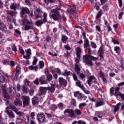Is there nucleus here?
<instances>
[{
	"label": "nucleus",
	"instance_id": "57",
	"mask_svg": "<svg viewBox=\"0 0 124 124\" xmlns=\"http://www.w3.org/2000/svg\"><path fill=\"white\" fill-rule=\"evenodd\" d=\"M36 63H37V58L34 57L32 62V64H33V65H35Z\"/></svg>",
	"mask_w": 124,
	"mask_h": 124
},
{
	"label": "nucleus",
	"instance_id": "12",
	"mask_svg": "<svg viewBox=\"0 0 124 124\" xmlns=\"http://www.w3.org/2000/svg\"><path fill=\"white\" fill-rule=\"evenodd\" d=\"M45 115L44 114H40L37 116V120L39 123H44L45 122Z\"/></svg>",
	"mask_w": 124,
	"mask_h": 124
},
{
	"label": "nucleus",
	"instance_id": "17",
	"mask_svg": "<svg viewBox=\"0 0 124 124\" xmlns=\"http://www.w3.org/2000/svg\"><path fill=\"white\" fill-rule=\"evenodd\" d=\"M35 14V20H37V19H39V18H41L42 17V16L41 15V11L40 10H37L34 12Z\"/></svg>",
	"mask_w": 124,
	"mask_h": 124
},
{
	"label": "nucleus",
	"instance_id": "49",
	"mask_svg": "<svg viewBox=\"0 0 124 124\" xmlns=\"http://www.w3.org/2000/svg\"><path fill=\"white\" fill-rule=\"evenodd\" d=\"M16 123V124H22V119L21 118H17Z\"/></svg>",
	"mask_w": 124,
	"mask_h": 124
},
{
	"label": "nucleus",
	"instance_id": "4",
	"mask_svg": "<svg viewBox=\"0 0 124 124\" xmlns=\"http://www.w3.org/2000/svg\"><path fill=\"white\" fill-rule=\"evenodd\" d=\"M51 12L52 15L50 17L53 18L55 21H58V20L62 18V16L60 15V12H59L57 9L52 10Z\"/></svg>",
	"mask_w": 124,
	"mask_h": 124
},
{
	"label": "nucleus",
	"instance_id": "64",
	"mask_svg": "<svg viewBox=\"0 0 124 124\" xmlns=\"http://www.w3.org/2000/svg\"><path fill=\"white\" fill-rule=\"evenodd\" d=\"M78 124H86V122L85 121H82V120H79L78 122Z\"/></svg>",
	"mask_w": 124,
	"mask_h": 124
},
{
	"label": "nucleus",
	"instance_id": "37",
	"mask_svg": "<svg viewBox=\"0 0 124 124\" xmlns=\"http://www.w3.org/2000/svg\"><path fill=\"white\" fill-rule=\"evenodd\" d=\"M98 53L99 54H104V49H103V46H101L100 47Z\"/></svg>",
	"mask_w": 124,
	"mask_h": 124
},
{
	"label": "nucleus",
	"instance_id": "51",
	"mask_svg": "<svg viewBox=\"0 0 124 124\" xmlns=\"http://www.w3.org/2000/svg\"><path fill=\"white\" fill-rule=\"evenodd\" d=\"M19 50L20 53H21L22 55H25V51H24V49H23V47H22V46H20L19 47Z\"/></svg>",
	"mask_w": 124,
	"mask_h": 124
},
{
	"label": "nucleus",
	"instance_id": "2",
	"mask_svg": "<svg viewBox=\"0 0 124 124\" xmlns=\"http://www.w3.org/2000/svg\"><path fill=\"white\" fill-rule=\"evenodd\" d=\"M120 87H116L115 88L114 87H111L110 89V93L112 94L113 95H115L116 97L118 96H120L121 98V99L124 100V95L121 94V92H120Z\"/></svg>",
	"mask_w": 124,
	"mask_h": 124
},
{
	"label": "nucleus",
	"instance_id": "18",
	"mask_svg": "<svg viewBox=\"0 0 124 124\" xmlns=\"http://www.w3.org/2000/svg\"><path fill=\"white\" fill-rule=\"evenodd\" d=\"M76 52L77 53V56L79 58H80V56H81V54H82V49L80 47H77L75 48Z\"/></svg>",
	"mask_w": 124,
	"mask_h": 124
},
{
	"label": "nucleus",
	"instance_id": "23",
	"mask_svg": "<svg viewBox=\"0 0 124 124\" xmlns=\"http://www.w3.org/2000/svg\"><path fill=\"white\" fill-rule=\"evenodd\" d=\"M18 77H19V74H17L16 73L10 76V78L12 81H15L17 80V79H18Z\"/></svg>",
	"mask_w": 124,
	"mask_h": 124
},
{
	"label": "nucleus",
	"instance_id": "39",
	"mask_svg": "<svg viewBox=\"0 0 124 124\" xmlns=\"http://www.w3.org/2000/svg\"><path fill=\"white\" fill-rule=\"evenodd\" d=\"M10 108H11V109L12 110H13V111H14V112H15L16 114L18 112V108H17L16 107H15V106H13L11 107V105H10Z\"/></svg>",
	"mask_w": 124,
	"mask_h": 124
},
{
	"label": "nucleus",
	"instance_id": "8",
	"mask_svg": "<svg viewBox=\"0 0 124 124\" xmlns=\"http://www.w3.org/2000/svg\"><path fill=\"white\" fill-rule=\"evenodd\" d=\"M21 11L20 12V16L21 18H27L28 16L26 15V13L27 14H30V10L27 7H22L21 8Z\"/></svg>",
	"mask_w": 124,
	"mask_h": 124
},
{
	"label": "nucleus",
	"instance_id": "22",
	"mask_svg": "<svg viewBox=\"0 0 124 124\" xmlns=\"http://www.w3.org/2000/svg\"><path fill=\"white\" fill-rule=\"evenodd\" d=\"M104 104H105L104 100H103V99H101L96 103V106L97 107H99V106H102V105H104Z\"/></svg>",
	"mask_w": 124,
	"mask_h": 124
},
{
	"label": "nucleus",
	"instance_id": "32",
	"mask_svg": "<svg viewBox=\"0 0 124 124\" xmlns=\"http://www.w3.org/2000/svg\"><path fill=\"white\" fill-rule=\"evenodd\" d=\"M104 115V114H103V113L99 111L97 113H96L95 116L96 117H98V118H102V117H103V116Z\"/></svg>",
	"mask_w": 124,
	"mask_h": 124
},
{
	"label": "nucleus",
	"instance_id": "35",
	"mask_svg": "<svg viewBox=\"0 0 124 124\" xmlns=\"http://www.w3.org/2000/svg\"><path fill=\"white\" fill-rule=\"evenodd\" d=\"M71 74V72L67 71V70H64L63 73L62 74L64 76H68Z\"/></svg>",
	"mask_w": 124,
	"mask_h": 124
},
{
	"label": "nucleus",
	"instance_id": "48",
	"mask_svg": "<svg viewBox=\"0 0 124 124\" xmlns=\"http://www.w3.org/2000/svg\"><path fill=\"white\" fill-rule=\"evenodd\" d=\"M72 76L73 77L74 81H76L78 80V77H77V75H76V74L73 73L72 74Z\"/></svg>",
	"mask_w": 124,
	"mask_h": 124
},
{
	"label": "nucleus",
	"instance_id": "34",
	"mask_svg": "<svg viewBox=\"0 0 124 124\" xmlns=\"http://www.w3.org/2000/svg\"><path fill=\"white\" fill-rule=\"evenodd\" d=\"M29 68L30 70H35V71H37V69H38V67L37 66H35L33 67V66H30Z\"/></svg>",
	"mask_w": 124,
	"mask_h": 124
},
{
	"label": "nucleus",
	"instance_id": "62",
	"mask_svg": "<svg viewBox=\"0 0 124 124\" xmlns=\"http://www.w3.org/2000/svg\"><path fill=\"white\" fill-rule=\"evenodd\" d=\"M3 64H9V60L5 59L3 62Z\"/></svg>",
	"mask_w": 124,
	"mask_h": 124
},
{
	"label": "nucleus",
	"instance_id": "53",
	"mask_svg": "<svg viewBox=\"0 0 124 124\" xmlns=\"http://www.w3.org/2000/svg\"><path fill=\"white\" fill-rule=\"evenodd\" d=\"M81 90L85 93H86V94H90V91L86 90L85 87L83 86V89H81Z\"/></svg>",
	"mask_w": 124,
	"mask_h": 124
},
{
	"label": "nucleus",
	"instance_id": "55",
	"mask_svg": "<svg viewBox=\"0 0 124 124\" xmlns=\"http://www.w3.org/2000/svg\"><path fill=\"white\" fill-rule=\"evenodd\" d=\"M5 81V78L3 76L0 77V82L1 83H4Z\"/></svg>",
	"mask_w": 124,
	"mask_h": 124
},
{
	"label": "nucleus",
	"instance_id": "30",
	"mask_svg": "<svg viewBox=\"0 0 124 124\" xmlns=\"http://www.w3.org/2000/svg\"><path fill=\"white\" fill-rule=\"evenodd\" d=\"M45 77L44 76H42L40 78V81L41 84H46V81H45Z\"/></svg>",
	"mask_w": 124,
	"mask_h": 124
},
{
	"label": "nucleus",
	"instance_id": "11",
	"mask_svg": "<svg viewBox=\"0 0 124 124\" xmlns=\"http://www.w3.org/2000/svg\"><path fill=\"white\" fill-rule=\"evenodd\" d=\"M87 83L88 85L90 86H92V84L93 83H97V79L94 76H91L87 80Z\"/></svg>",
	"mask_w": 124,
	"mask_h": 124
},
{
	"label": "nucleus",
	"instance_id": "58",
	"mask_svg": "<svg viewBox=\"0 0 124 124\" xmlns=\"http://www.w3.org/2000/svg\"><path fill=\"white\" fill-rule=\"evenodd\" d=\"M5 28V25L3 23L0 22V30H3V29Z\"/></svg>",
	"mask_w": 124,
	"mask_h": 124
},
{
	"label": "nucleus",
	"instance_id": "59",
	"mask_svg": "<svg viewBox=\"0 0 124 124\" xmlns=\"http://www.w3.org/2000/svg\"><path fill=\"white\" fill-rule=\"evenodd\" d=\"M91 46H92V48H94V49H95V48H96V44H95V43H94L93 42H91Z\"/></svg>",
	"mask_w": 124,
	"mask_h": 124
},
{
	"label": "nucleus",
	"instance_id": "52",
	"mask_svg": "<svg viewBox=\"0 0 124 124\" xmlns=\"http://www.w3.org/2000/svg\"><path fill=\"white\" fill-rule=\"evenodd\" d=\"M26 53H27V55L31 56V48H28L26 50Z\"/></svg>",
	"mask_w": 124,
	"mask_h": 124
},
{
	"label": "nucleus",
	"instance_id": "33",
	"mask_svg": "<svg viewBox=\"0 0 124 124\" xmlns=\"http://www.w3.org/2000/svg\"><path fill=\"white\" fill-rule=\"evenodd\" d=\"M45 64L43 61H39V66L40 69H42L44 67Z\"/></svg>",
	"mask_w": 124,
	"mask_h": 124
},
{
	"label": "nucleus",
	"instance_id": "63",
	"mask_svg": "<svg viewBox=\"0 0 124 124\" xmlns=\"http://www.w3.org/2000/svg\"><path fill=\"white\" fill-rule=\"evenodd\" d=\"M71 9L72 10V11H77V8H76V6H72L71 7Z\"/></svg>",
	"mask_w": 124,
	"mask_h": 124
},
{
	"label": "nucleus",
	"instance_id": "19",
	"mask_svg": "<svg viewBox=\"0 0 124 124\" xmlns=\"http://www.w3.org/2000/svg\"><path fill=\"white\" fill-rule=\"evenodd\" d=\"M32 103L33 105H36L39 103L38 97L34 96L32 98Z\"/></svg>",
	"mask_w": 124,
	"mask_h": 124
},
{
	"label": "nucleus",
	"instance_id": "36",
	"mask_svg": "<svg viewBox=\"0 0 124 124\" xmlns=\"http://www.w3.org/2000/svg\"><path fill=\"white\" fill-rule=\"evenodd\" d=\"M85 106H87V104L86 103H81L79 104L78 108L82 109Z\"/></svg>",
	"mask_w": 124,
	"mask_h": 124
},
{
	"label": "nucleus",
	"instance_id": "45",
	"mask_svg": "<svg viewBox=\"0 0 124 124\" xmlns=\"http://www.w3.org/2000/svg\"><path fill=\"white\" fill-rule=\"evenodd\" d=\"M53 79V77L52 76V75H49L47 76V81L48 82H50V81H52V79Z\"/></svg>",
	"mask_w": 124,
	"mask_h": 124
},
{
	"label": "nucleus",
	"instance_id": "41",
	"mask_svg": "<svg viewBox=\"0 0 124 124\" xmlns=\"http://www.w3.org/2000/svg\"><path fill=\"white\" fill-rule=\"evenodd\" d=\"M47 13H44L43 14V17H44V19H43V22L44 23H46L47 22Z\"/></svg>",
	"mask_w": 124,
	"mask_h": 124
},
{
	"label": "nucleus",
	"instance_id": "54",
	"mask_svg": "<svg viewBox=\"0 0 124 124\" xmlns=\"http://www.w3.org/2000/svg\"><path fill=\"white\" fill-rule=\"evenodd\" d=\"M91 3L93 6H96V0H91Z\"/></svg>",
	"mask_w": 124,
	"mask_h": 124
},
{
	"label": "nucleus",
	"instance_id": "44",
	"mask_svg": "<svg viewBox=\"0 0 124 124\" xmlns=\"http://www.w3.org/2000/svg\"><path fill=\"white\" fill-rule=\"evenodd\" d=\"M51 109L52 111H55L58 109V106H56V105L53 104L51 105Z\"/></svg>",
	"mask_w": 124,
	"mask_h": 124
},
{
	"label": "nucleus",
	"instance_id": "60",
	"mask_svg": "<svg viewBox=\"0 0 124 124\" xmlns=\"http://www.w3.org/2000/svg\"><path fill=\"white\" fill-rule=\"evenodd\" d=\"M98 93L99 94H102V93H104V91H103L101 88H99L98 89Z\"/></svg>",
	"mask_w": 124,
	"mask_h": 124
},
{
	"label": "nucleus",
	"instance_id": "38",
	"mask_svg": "<svg viewBox=\"0 0 124 124\" xmlns=\"http://www.w3.org/2000/svg\"><path fill=\"white\" fill-rule=\"evenodd\" d=\"M16 73L17 74H20L21 73V68L20 67V66H17L16 67Z\"/></svg>",
	"mask_w": 124,
	"mask_h": 124
},
{
	"label": "nucleus",
	"instance_id": "29",
	"mask_svg": "<svg viewBox=\"0 0 124 124\" xmlns=\"http://www.w3.org/2000/svg\"><path fill=\"white\" fill-rule=\"evenodd\" d=\"M30 118V116L29 115H24L23 119H24V121L25 123V124H29V120Z\"/></svg>",
	"mask_w": 124,
	"mask_h": 124
},
{
	"label": "nucleus",
	"instance_id": "47",
	"mask_svg": "<svg viewBox=\"0 0 124 124\" xmlns=\"http://www.w3.org/2000/svg\"><path fill=\"white\" fill-rule=\"evenodd\" d=\"M22 25H25V24H29V20H28L26 17H25V18H24L22 20Z\"/></svg>",
	"mask_w": 124,
	"mask_h": 124
},
{
	"label": "nucleus",
	"instance_id": "42",
	"mask_svg": "<svg viewBox=\"0 0 124 124\" xmlns=\"http://www.w3.org/2000/svg\"><path fill=\"white\" fill-rule=\"evenodd\" d=\"M114 50L115 51L116 53L117 54H120V52L121 51V48L119 46H115L114 47Z\"/></svg>",
	"mask_w": 124,
	"mask_h": 124
},
{
	"label": "nucleus",
	"instance_id": "5",
	"mask_svg": "<svg viewBox=\"0 0 124 124\" xmlns=\"http://www.w3.org/2000/svg\"><path fill=\"white\" fill-rule=\"evenodd\" d=\"M5 103L7 105H8V106L5 108V113L7 114L9 119H14V118H15L14 113H13V111L9 110V109H10V103L7 104L6 102Z\"/></svg>",
	"mask_w": 124,
	"mask_h": 124
},
{
	"label": "nucleus",
	"instance_id": "9",
	"mask_svg": "<svg viewBox=\"0 0 124 124\" xmlns=\"http://www.w3.org/2000/svg\"><path fill=\"white\" fill-rule=\"evenodd\" d=\"M69 114L71 118H76V114L74 113V110L72 109H66L64 111V114Z\"/></svg>",
	"mask_w": 124,
	"mask_h": 124
},
{
	"label": "nucleus",
	"instance_id": "40",
	"mask_svg": "<svg viewBox=\"0 0 124 124\" xmlns=\"http://www.w3.org/2000/svg\"><path fill=\"white\" fill-rule=\"evenodd\" d=\"M44 1L47 5L49 4V3H55L54 0H44Z\"/></svg>",
	"mask_w": 124,
	"mask_h": 124
},
{
	"label": "nucleus",
	"instance_id": "25",
	"mask_svg": "<svg viewBox=\"0 0 124 124\" xmlns=\"http://www.w3.org/2000/svg\"><path fill=\"white\" fill-rule=\"evenodd\" d=\"M84 48H88L90 47V42L88 39H84Z\"/></svg>",
	"mask_w": 124,
	"mask_h": 124
},
{
	"label": "nucleus",
	"instance_id": "10",
	"mask_svg": "<svg viewBox=\"0 0 124 124\" xmlns=\"http://www.w3.org/2000/svg\"><path fill=\"white\" fill-rule=\"evenodd\" d=\"M39 90V93L40 96H45L47 93V88L41 87Z\"/></svg>",
	"mask_w": 124,
	"mask_h": 124
},
{
	"label": "nucleus",
	"instance_id": "27",
	"mask_svg": "<svg viewBox=\"0 0 124 124\" xmlns=\"http://www.w3.org/2000/svg\"><path fill=\"white\" fill-rule=\"evenodd\" d=\"M43 20H37L35 22V24L38 27H41L43 25Z\"/></svg>",
	"mask_w": 124,
	"mask_h": 124
},
{
	"label": "nucleus",
	"instance_id": "7",
	"mask_svg": "<svg viewBox=\"0 0 124 124\" xmlns=\"http://www.w3.org/2000/svg\"><path fill=\"white\" fill-rule=\"evenodd\" d=\"M21 99L23 101V107L29 106L30 102H31V99L29 96H22Z\"/></svg>",
	"mask_w": 124,
	"mask_h": 124
},
{
	"label": "nucleus",
	"instance_id": "24",
	"mask_svg": "<svg viewBox=\"0 0 124 124\" xmlns=\"http://www.w3.org/2000/svg\"><path fill=\"white\" fill-rule=\"evenodd\" d=\"M75 72H76L77 74H79L80 70H81V69L80 68V67L78 64H75Z\"/></svg>",
	"mask_w": 124,
	"mask_h": 124
},
{
	"label": "nucleus",
	"instance_id": "6",
	"mask_svg": "<svg viewBox=\"0 0 124 124\" xmlns=\"http://www.w3.org/2000/svg\"><path fill=\"white\" fill-rule=\"evenodd\" d=\"M121 110L123 111V115L124 116V103L122 102V103H118L116 105L112 106V110L114 113H116L119 109H120V107L121 106Z\"/></svg>",
	"mask_w": 124,
	"mask_h": 124
},
{
	"label": "nucleus",
	"instance_id": "3",
	"mask_svg": "<svg viewBox=\"0 0 124 124\" xmlns=\"http://www.w3.org/2000/svg\"><path fill=\"white\" fill-rule=\"evenodd\" d=\"M1 89L2 91H3L2 95L4 98V101L5 102H6L7 104H9V99H10V96H9L8 93H7V90H6V87L3 85L1 87Z\"/></svg>",
	"mask_w": 124,
	"mask_h": 124
},
{
	"label": "nucleus",
	"instance_id": "16",
	"mask_svg": "<svg viewBox=\"0 0 124 124\" xmlns=\"http://www.w3.org/2000/svg\"><path fill=\"white\" fill-rule=\"evenodd\" d=\"M74 95L75 97H77L79 100H82V99L83 98V94H82V93H80V92L77 91L74 92Z\"/></svg>",
	"mask_w": 124,
	"mask_h": 124
},
{
	"label": "nucleus",
	"instance_id": "28",
	"mask_svg": "<svg viewBox=\"0 0 124 124\" xmlns=\"http://www.w3.org/2000/svg\"><path fill=\"white\" fill-rule=\"evenodd\" d=\"M7 13L12 17H13V16H15V15H17V12L12 11L10 10H8L7 11Z\"/></svg>",
	"mask_w": 124,
	"mask_h": 124
},
{
	"label": "nucleus",
	"instance_id": "1",
	"mask_svg": "<svg viewBox=\"0 0 124 124\" xmlns=\"http://www.w3.org/2000/svg\"><path fill=\"white\" fill-rule=\"evenodd\" d=\"M97 61L98 60V57H94L91 55H86L83 56V62L86 64V65H89V66H93V64L92 61Z\"/></svg>",
	"mask_w": 124,
	"mask_h": 124
},
{
	"label": "nucleus",
	"instance_id": "61",
	"mask_svg": "<svg viewBox=\"0 0 124 124\" xmlns=\"http://www.w3.org/2000/svg\"><path fill=\"white\" fill-rule=\"evenodd\" d=\"M99 74H100V77L101 78H104V76H105L104 73H103V72H102V71H100Z\"/></svg>",
	"mask_w": 124,
	"mask_h": 124
},
{
	"label": "nucleus",
	"instance_id": "20",
	"mask_svg": "<svg viewBox=\"0 0 124 124\" xmlns=\"http://www.w3.org/2000/svg\"><path fill=\"white\" fill-rule=\"evenodd\" d=\"M75 82L77 87H78L80 89H84V85L82 84V83L80 80L78 79L77 80H76Z\"/></svg>",
	"mask_w": 124,
	"mask_h": 124
},
{
	"label": "nucleus",
	"instance_id": "26",
	"mask_svg": "<svg viewBox=\"0 0 124 124\" xmlns=\"http://www.w3.org/2000/svg\"><path fill=\"white\" fill-rule=\"evenodd\" d=\"M47 90L50 93H54L55 92V87L51 86L47 87Z\"/></svg>",
	"mask_w": 124,
	"mask_h": 124
},
{
	"label": "nucleus",
	"instance_id": "14",
	"mask_svg": "<svg viewBox=\"0 0 124 124\" xmlns=\"http://www.w3.org/2000/svg\"><path fill=\"white\" fill-rule=\"evenodd\" d=\"M10 8L16 11L17 9H21V5L20 4L12 3L10 6Z\"/></svg>",
	"mask_w": 124,
	"mask_h": 124
},
{
	"label": "nucleus",
	"instance_id": "46",
	"mask_svg": "<svg viewBox=\"0 0 124 124\" xmlns=\"http://www.w3.org/2000/svg\"><path fill=\"white\" fill-rule=\"evenodd\" d=\"M101 15H102V11H99L96 16V19L100 18V17H101Z\"/></svg>",
	"mask_w": 124,
	"mask_h": 124
},
{
	"label": "nucleus",
	"instance_id": "31",
	"mask_svg": "<svg viewBox=\"0 0 124 124\" xmlns=\"http://www.w3.org/2000/svg\"><path fill=\"white\" fill-rule=\"evenodd\" d=\"M74 112H75V114L78 115V116H80V115H82V111H81V110L78 108L75 109Z\"/></svg>",
	"mask_w": 124,
	"mask_h": 124
},
{
	"label": "nucleus",
	"instance_id": "43",
	"mask_svg": "<svg viewBox=\"0 0 124 124\" xmlns=\"http://www.w3.org/2000/svg\"><path fill=\"white\" fill-rule=\"evenodd\" d=\"M86 78V76L85 75H84V74H82L81 73L79 75V79H80V80H83L84 81H85V78Z\"/></svg>",
	"mask_w": 124,
	"mask_h": 124
},
{
	"label": "nucleus",
	"instance_id": "13",
	"mask_svg": "<svg viewBox=\"0 0 124 124\" xmlns=\"http://www.w3.org/2000/svg\"><path fill=\"white\" fill-rule=\"evenodd\" d=\"M59 82L62 87H66V85H67V81L63 78H59Z\"/></svg>",
	"mask_w": 124,
	"mask_h": 124
},
{
	"label": "nucleus",
	"instance_id": "15",
	"mask_svg": "<svg viewBox=\"0 0 124 124\" xmlns=\"http://www.w3.org/2000/svg\"><path fill=\"white\" fill-rule=\"evenodd\" d=\"M7 93H11L12 94H15L16 93V89L14 86H11L9 87L7 90Z\"/></svg>",
	"mask_w": 124,
	"mask_h": 124
},
{
	"label": "nucleus",
	"instance_id": "50",
	"mask_svg": "<svg viewBox=\"0 0 124 124\" xmlns=\"http://www.w3.org/2000/svg\"><path fill=\"white\" fill-rule=\"evenodd\" d=\"M67 40V37L66 36L63 35H62V41H63V43H65V41Z\"/></svg>",
	"mask_w": 124,
	"mask_h": 124
},
{
	"label": "nucleus",
	"instance_id": "21",
	"mask_svg": "<svg viewBox=\"0 0 124 124\" xmlns=\"http://www.w3.org/2000/svg\"><path fill=\"white\" fill-rule=\"evenodd\" d=\"M14 104L16 106H22V101L19 98H16L15 100Z\"/></svg>",
	"mask_w": 124,
	"mask_h": 124
},
{
	"label": "nucleus",
	"instance_id": "56",
	"mask_svg": "<svg viewBox=\"0 0 124 124\" xmlns=\"http://www.w3.org/2000/svg\"><path fill=\"white\" fill-rule=\"evenodd\" d=\"M31 29V26L29 25H26L25 27V31H29Z\"/></svg>",
	"mask_w": 124,
	"mask_h": 124
}]
</instances>
